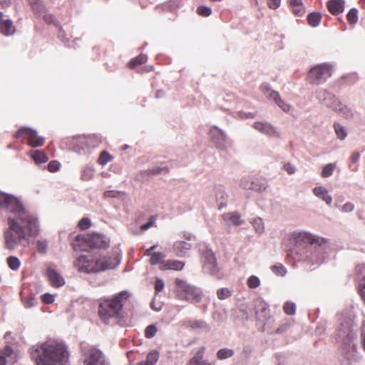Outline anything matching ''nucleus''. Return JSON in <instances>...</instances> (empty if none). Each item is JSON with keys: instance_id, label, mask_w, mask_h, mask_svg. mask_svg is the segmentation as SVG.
Wrapping results in <instances>:
<instances>
[{"instance_id": "nucleus-2", "label": "nucleus", "mask_w": 365, "mask_h": 365, "mask_svg": "<svg viewBox=\"0 0 365 365\" xmlns=\"http://www.w3.org/2000/svg\"><path fill=\"white\" fill-rule=\"evenodd\" d=\"M31 359L36 365H67L69 353L66 346L57 341H46L30 349Z\"/></svg>"}, {"instance_id": "nucleus-12", "label": "nucleus", "mask_w": 365, "mask_h": 365, "mask_svg": "<svg viewBox=\"0 0 365 365\" xmlns=\"http://www.w3.org/2000/svg\"><path fill=\"white\" fill-rule=\"evenodd\" d=\"M15 137L26 138L28 140V143L33 148H37L43 145L44 143V138L38 135L36 130L29 127H21L19 131L15 134Z\"/></svg>"}, {"instance_id": "nucleus-51", "label": "nucleus", "mask_w": 365, "mask_h": 365, "mask_svg": "<svg viewBox=\"0 0 365 365\" xmlns=\"http://www.w3.org/2000/svg\"><path fill=\"white\" fill-rule=\"evenodd\" d=\"M284 311L288 315H293L296 312V305L293 302H287L284 305Z\"/></svg>"}, {"instance_id": "nucleus-39", "label": "nucleus", "mask_w": 365, "mask_h": 365, "mask_svg": "<svg viewBox=\"0 0 365 365\" xmlns=\"http://www.w3.org/2000/svg\"><path fill=\"white\" fill-rule=\"evenodd\" d=\"M149 175H157L160 174H166L169 173V168L167 166H158L152 169H149L147 171Z\"/></svg>"}, {"instance_id": "nucleus-43", "label": "nucleus", "mask_w": 365, "mask_h": 365, "mask_svg": "<svg viewBox=\"0 0 365 365\" xmlns=\"http://www.w3.org/2000/svg\"><path fill=\"white\" fill-rule=\"evenodd\" d=\"M190 327L192 329H203V330H205L207 331H208L210 330V327L208 326V324L203 320H195L194 322H192Z\"/></svg>"}, {"instance_id": "nucleus-40", "label": "nucleus", "mask_w": 365, "mask_h": 365, "mask_svg": "<svg viewBox=\"0 0 365 365\" xmlns=\"http://www.w3.org/2000/svg\"><path fill=\"white\" fill-rule=\"evenodd\" d=\"M148 56L145 54H140L137 57L133 58L130 63L129 66L131 68H135L138 65H140L142 63H144L147 61Z\"/></svg>"}, {"instance_id": "nucleus-48", "label": "nucleus", "mask_w": 365, "mask_h": 365, "mask_svg": "<svg viewBox=\"0 0 365 365\" xmlns=\"http://www.w3.org/2000/svg\"><path fill=\"white\" fill-rule=\"evenodd\" d=\"M41 16H42L43 21L48 24H53L56 26H58V21L56 19V16L53 14H46V12L43 14H42Z\"/></svg>"}, {"instance_id": "nucleus-61", "label": "nucleus", "mask_w": 365, "mask_h": 365, "mask_svg": "<svg viewBox=\"0 0 365 365\" xmlns=\"http://www.w3.org/2000/svg\"><path fill=\"white\" fill-rule=\"evenodd\" d=\"M60 168V163L57 160H52L48 164V170L50 172H56Z\"/></svg>"}, {"instance_id": "nucleus-28", "label": "nucleus", "mask_w": 365, "mask_h": 365, "mask_svg": "<svg viewBox=\"0 0 365 365\" xmlns=\"http://www.w3.org/2000/svg\"><path fill=\"white\" fill-rule=\"evenodd\" d=\"M360 269H362L361 273L359 274V277L361 278L359 284V291L360 293V295L363 300L365 302V266L356 267V271L359 272Z\"/></svg>"}, {"instance_id": "nucleus-6", "label": "nucleus", "mask_w": 365, "mask_h": 365, "mask_svg": "<svg viewBox=\"0 0 365 365\" xmlns=\"http://www.w3.org/2000/svg\"><path fill=\"white\" fill-rule=\"evenodd\" d=\"M130 297L128 291H121L113 298L101 299L98 307V314L105 324H109L110 320H116L122 314L124 302Z\"/></svg>"}, {"instance_id": "nucleus-60", "label": "nucleus", "mask_w": 365, "mask_h": 365, "mask_svg": "<svg viewBox=\"0 0 365 365\" xmlns=\"http://www.w3.org/2000/svg\"><path fill=\"white\" fill-rule=\"evenodd\" d=\"M155 220L156 217L155 216H150L149 217L148 222L141 225V230L143 231L148 230L155 224Z\"/></svg>"}, {"instance_id": "nucleus-50", "label": "nucleus", "mask_w": 365, "mask_h": 365, "mask_svg": "<svg viewBox=\"0 0 365 365\" xmlns=\"http://www.w3.org/2000/svg\"><path fill=\"white\" fill-rule=\"evenodd\" d=\"M182 4V0H170L164 6L171 11H175Z\"/></svg>"}, {"instance_id": "nucleus-16", "label": "nucleus", "mask_w": 365, "mask_h": 365, "mask_svg": "<svg viewBox=\"0 0 365 365\" xmlns=\"http://www.w3.org/2000/svg\"><path fill=\"white\" fill-rule=\"evenodd\" d=\"M252 127L260 133L269 138L279 137V133L277 128L269 122L257 121L253 123Z\"/></svg>"}, {"instance_id": "nucleus-14", "label": "nucleus", "mask_w": 365, "mask_h": 365, "mask_svg": "<svg viewBox=\"0 0 365 365\" xmlns=\"http://www.w3.org/2000/svg\"><path fill=\"white\" fill-rule=\"evenodd\" d=\"M317 98L333 111L337 110L338 107L341 106V101L334 94L326 90H319L317 92Z\"/></svg>"}, {"instance_id": "nucleus-53", "label": "nucleus", "mask_w": 365, "mask_h": 365, "mask_svg": "<svg viewBox=\"0 0 365 365\" xmlns=\"http://www.w3.org/2000/svg\"><path fill=\"white\" fill-rule=\"evenodd\" d=\"M157 327L155 324H150L145 329V336L148 339L153 338L157 332Z\"/></svg>"}, {"instance_id": "nucleus-36", "label": "nucleus", "mask_w": 365, "mask_h": 365, "mask_svg": "<svg viewBox=\"0 0 365 365\" xmlns=\"http://www.w3.org/2000/svg\"><path fill=\"white\" fill-rule=\"evenodd\" d=\"M224 217L227 219L230 222H232L234 225H240L243 223V221L241 220L240 215L237 212H230L226 215H224Z\"/></svg>"}, {"instance_id": "nucleus-45", "label": "nucleus", "mask_w": 365, "mask_h": 365, "mask_svg": "<svg viewBox=\"0 0 365 365\" xmlns=\"http://www.w3.org/2000/svg\"><path fill=\"white\" fill-rule=\"evenodd\" d=\"M347 21L350 24H355L358 21V10L352 8L346 15Z\"/></svg>"}, {"instance_id": "nucleus-63", "label": "nucleus", "mask_w": 365, "mask_h": 365, "mask_svg": "<svg viewBox=\"0 0 365 365\" xmlns=\"http://www.w3.org/2000/svg\"><path fill=\"white\" fill-rule=\"evenodd\" d=\"M120 191L117 190H107L104 192L103 195L106 198H116L120 196Z\"/></svg>"}, {"instance_id": "nucleus-23", "label": "nucleus", "mask_w": 365, "mask_h": 365, "mask_svg": "<svg viewBox=\"0 0 365 365\" xmlns=\"http://www.w3.org/2000/svg\"><path fill=\"white\" fill-rule=\"evenodd\" d=\"M190 248L191 245L185 241H178L173 245V250L179 257L185 256Z\"/></svg>"}, {"instance_id": "nucleus-34", "label": "nucleus", "mask_w": 365, "mask_h": 365, "mask_svg": "<svg viewBox=\"0 0 365 365\" xmlns=\"http://www.w3.org/2000/svg\"><path fill=\"white\" fill-rule=\"evenodd\" d=\"M235 354V351L233 349L228 348L220 349L217 351L216 355L218 359L225 360L228 358L233 356Z\"/></svg>"}, {"instance_id": "nucleus-10", "label": "nucleus", "mask_w": 365, "mask_h": 365, "mask_svg": "<svg viewBox=\"0 0 365 365\" xmlns=\"http://www.w3.org/2000/svg\"><path fill=\"white\" fill-rule=\"evenodd\" d=\"M101 143V138L96 135H81L73 139L72 149L79 155H87L98 147Z\"/></svg>"}, {"instance_id": "nucleus-47", "label": "nucleus", "mask_w": 365, "mask_h": 365, "mask_svg": "<svg viewBox=\"0 0 365 365\" xmlns=\"http://www.w3.org/2000/svg\"><path fill=\"white\" fill-rule=\"evenodd\" d=\"M252 225L255 231L259 234H262L264 230V222L262 218L257 217L254 219Z\"/></svg>"}, {"instance_id": "nucleus-52", "label": "nucleus", "mask_w": 365, "mask_h": 365, "mask_svg": "<svg viewBox=\"0 0 365 365\" xmlns=\"http://www.w3.org/2000/svg\"><path fill=\"white\" fill-rule=\"evenodd\" d=\"M260 284V280L259 277L252 275L247 279V285L251 289H255Z\"/></svg>"}, {"instance_id": "nucleus-26", "label": "nucleus", "mask_w": 365, "mask_h": 365, "mask_svg": "<svg viewBox=\"0 0 365 365\" xmlns=\"http://www.w3.org/2000/svg\"><path fill=\"white\" fill-rule=\"evenodd\" d=\"M95 173V168L91 165H84L81 170V179L83 181L91 180Z\"/></svg>"}, {"instance_id": "nucleus-22", "label": "nucleus", "mask_w": 365, "mask_h": 365, "mask_svg": "<svg viewBox=\"0 0 365 365\" xmlns=\"http://www.w3.org/2000/svg\"><path fill=\"white\" fill-rule=\"evenodd\" d=\"M30 5L33 12L40 17L42 14L47 12L46 6L42 0H26Z\"/></svg>"}, {"instance_id": "nucleus-49", "label": "nucleus", "mask_w": 365, "mask_h": 365, "mask_svg": "<svg viewBox=\"0 0 365 365\" xmlns=\"http://www.w3.org/2000/svg\"><path fill=\"white\" fill-rule=\"evenodd\" d=\"M259 89L263 93V94L269 100L272 99V98H271V93L272 92H276L275 91L271 89L269 84L267 83H262L259 86Z\"/></svg>"}, {"instance_id": "nucleus-15", "label": "nucleus", "mask_w": 365, "mask_h": 365, "mask_svg": "<svg viewBox=\"0 0 365 365\" xmlns=\"http://www.w3.org/2000/svg\"><path fill=\"white\" fill-rule=\"evenodd\" d=\"M240 186L245 190H252L261 192L267 189V184L258 178L245 176L240 180Z\"/></svg>"}, {"instance_id": "nucleus-55", "label": "nucleus", "mask_w": 365, "mask_h": 365, "mask_svg": "<svg viewBox=\"0 0 365 365\" xmlns=\"http://www.w3.org/2000/svg\"><path fill=\"white\" fill-rule=\"evenodd\" d=\"M217 296L220 299H225L231 296V292L227 288H220L217 291Z\"/></svg>"}, {"instance_id": "nucleus-62", "label": "nucleus", "mask_w": 365, "mask_h": 365, "mask_svg": "<svg viewBox=\"0 0 365 365\" xmlns=\"http://www.w3.org/2000/svg\"><path fill=\"white\" fill-rule=\"evenodd\" d=\"M41 300L44 304H50L54 302V296L49 293H46L41 296Z\"/></svg>"}, {"instance_id": "nucleus-38", "label": "nucleus", "mask_w": 365, "mask_h": 365, "mask_svg": "<svg viewBox=\"0 0 365 365\" xmlns=\"http://www.w3.org/2000/svg\"><path fill=\"white\" fill-rule=\"evenodd\" d=\"M216 200L220 201L219 208H221L226 205L225 200L227 195L225 192V190L222 187H219L216 190L215 192Z\"/></svg>"}, {"instance_id": "nucleus-41", "label": "nucleus", "mask_w": 365, "mask_h": 365, "mask_svg": "<svg viewBox=\"0 0 365 365\" xmlns=\"http://www.w3.org/2000/svg\"><path fill=\"white\" fill-rule=\"evenodd\" d=\"M150 263L152 265H155L157 264L162 263L165 258V255L162 252H153L150 256Z\"/></svg>"}, {"instance_id": "nucleus-54", "label": "nucleus", "mask_w": 365, "mask_h": 365, "mask_svg": "<svg viewBox=\"0 0 365 365\" xmlns=\"http://www.w3.org/2000/svg\"><path fill=\"white\" fill-rule=\"evenodd\" d=\"M271 269L275 274L282 277L284 276L287 273L285 267L282 264L273 265L271 267Z\"/></svg>"}, {"instance_id": "nucleus-5", "label": "nucleus", "mask_w": 365, "mask_h": 365, "mask_svg": "<svg viewBox=\"0 0 365 365\" xmlns=\"http://www.w3.org/2000/svg\"><path fill=\"white\" fill-rule=\"evenodd\" d=\"M354 325L351 318L344 317L340 319V324L336 331V339L340 344L341 354L349 361H357L359 358L354 343L356 334Z\"/></svg>"}, {"instance_id": "nucleus-19", "label": "nucleus", "mask_w": 365, "mask_h": 365, "mask_svg": "<svg viewBox=\"0 0 365 365\" xmlns=\"http://www.w3.org/2000/svg\"><path fill=\"white\" fill-rule=\"evenodd\" d=\"M46 276L48 278L51 284L54 287H60L65 284L63 277L51 267H48L47 269Z\"/></svg>"}, {"instance_id": "nucleus-64", "label": "nucleus", "mask_w": 365, "mask_h": 365, "mask_svg": "<svg viewBox=\"0 0 365 365\" xmlns=\"http://www.w3.org/2000/svg\"><path fill=\"white\" fill-rule=\"evenodd\" d=\"M361 345L365 352V320L363 321L361 327Z\"/></svg>"}, {"instance_id": "nucleus-37", "label": "nucleus", "mask_w": 365, "mask_h": 365, "mask_svg": "<svg viewBox=\"0 0 365 365\" xmlns=\"http://www.w3.org/2000/svg\"><path fill=\"white\" fill-rule=\"evenodd\" d=\"M32 158L36 163H43L48 160L46 154L41 150H35L32 155Z\"/></svg>"}, {"instance_id": "nucleus-57", "label": "nucleus", "mask_w": 365, "mask_h": 365, "mask_svg": "<svg viewBox=\"0 0 365 365\" xmlns=\"http://www.w3.org/2000/svg\"><path fill=\"white\" fill-rule=\"evenodd\" d=\"M37 250L40 253H46L48 249V242L46 240H38L36 243Z\"/></svg>"}, {"instance_id": "nucleus-42", "label": "nucleus", "mask_w": 365, "mask_h": 365, "mask_svg": "<svg viewBox=\"0 0 365 365\" xmlns=\"http://www.w3.org/2000/svg\"><path fill=\"white\" fill-rule=\"evenodd\" d=\"M336 168V163H329L323 167L322 171V176L323 178H329L332 175L333 172Z\"/></svg>"}, {"instance_id": "nucleus-24", "label": "nucleus", "mask_w": 365, "mask_h": 365, "mask_svg": "<svg viewBox=\"0 0 365 365\" xmlns=\"http://www.w3.org/2000/svg\"><path fill=\"white\" fill-rule=\"evenodd\" d=\"M313 193L319 198L324 200L327 205H330L332 202V197L329 194L328 190L323 186L315 187L313 189Z\"/></svg>"}, {"instance_id": "nucleus-18", "label": "nucleus", "mask_w": 365, "mask_h": 365, "mask_svg": "<svg viewBox=\"0 0 365 365\" xmlns=\"http://www.w3.org/2000/svg\"><path fill=\"white\" fill-rule=\"evenodd\" d=\"M255 310L257 320L263 322L269 317V307L264 302L261 300L257 301L255 304Z\"/></svg>"}, {"instance_id": "nucleus-56", "label": "nucleus", "mask_w": 365, "mask_h": 365, "mask_svg": "<svg viewBox=\"0 0 365 365\" xmlns=\"http://www.w3.org/2000/svg\"><path fill=\"white\" fill-rule=\"evenodd\" d=\"M197 13L202 16H209L212 14L211 8L205 6H200L197 9Z\"/></svg>"}, {"instance_id": "nucleus-30", "label": "nucleus", "mask_w": 365, "mask_h": 365, "mask_svg": "<svg viewBox=\"0 0 365 365\" xmlns=\"http://www.w3.org/2000/svg\"><path fill=\"white\" fill-rule=\"evenodd\" d=\"M272 101L284 112H288L290 110V106L281 99L278 92H272L271 93Z\"/></svg>"}, {"instance_id": "nucleus-8", "label": "nucleus", "mask_w": 365, "mask_h": 365, "mask_svg": "<svg viewBox=\"0 0 365 365\" xmlns=\"http://www.w3.org/2000/svg\"><path fill=\"white\" fill-rule=\"evenodd\" d=\"M175 284L179 299L187 301L191 304H198L202 302L204 294L201 288L179 278L175 280Z\"/></svg>"}, {"instance_id": "nucleus-11", "label": "nucleus", "mask_w": 365, "mask_h": 365, "mask_svg": "<svg viewBox=\"0 0 365 365\" xmlns=\"http://www.w3.org/2000/svg\"><path fill=\"white\" fill-rule=\"evenodd\" d=\"M331 76V67L327 63L319 64L312 68L307 75L310 83L320 85Z\"/></svg>"}, {"instance_id": "nucleus-31", "label": "nucleus", "mask_w": 365, "mask_h": 365, "mask_svg": "<svg viewBox=\"0 0 365 365\" xmlns=\"http://www.w3.org/2000/svg\"><path fill=\"white\" fill-rule=\"evenodd\" d=\"M334 111L346 119H351L354 115L352 109L342 103L341 106L338 107L337 110Z\"/></svg>"}, {"instance_id": "nucleus-44", "label": "nucleus", "mask_w": 365, "mask_h": 365, "mask_svg": "<svg viewBox=\"0 0 365 365\" xmlns=\"http://www.w3.org/2000/svg\"><path fill=\"white\" fill-rule=\"evenodd\" d=\"M7 264L12 270H17L21 265L19 258L14 256H10L7 258Z\"/></svg>"}, {"instance_id": "nucleus-20", "label": "nucleus", "mask_w": 365, "mask_h": 365, "mask_svg": "<svg viewBox=\"0 0 365 365\" xmlns=\"http://www.w3.org/2000/svg\"><path fill=\"white\" fill-rule=\"evenodd\" d=\"M205 348L201 346L192 357L187 365H212L207 360L203 359Z\"/></svg>"}, {"instance_id": "nucleus-59", "label": "nucleus", "mask_w": 365, "mask_h": 365, "mask_svg": "<svg viewBox=\"0 0 365 365\" xmlns=\"http://www.w3.org/2000/svg\"><path fill=\"white\" fill-rule=\"evenodd\" d=\"M91 226V221L88 217L82 218L78 222V227L81 230H87Z\"/></svg>"}, {"instance_id": "nucleus-13", "label": "nucleus", "mask_w": 365, "mask_h": 365, "mask_svg": "<svg viewBox=\"0 0 365 365\" xmlns=\"http://www.w3.org/2000/svg\"><path fill=\"white\" fill-rule=\"evenodd\" d=\"M210 136L215 148L220 150L227 148V136L226 133L217 126H212L210 130Z\"/></svg>"}, {"instance_id": "nucleus-7", "label": "nucleus", "mask_w": 365, "mask_h": 365, "mask_svg": "<svg viewBox=\"0 0 365 365\" xmlns=\"http://www.w3.org/2000/svg\"><path fill=\"white\" fill-rule=\"evenodd\" d=\"M71 245L76 251H84L100 255L98 250L108 248L110 240L105 235L98 233L88 236L77 235Z\"/></svg>"}, {"instance_id": "nucleus-35", "label": "nucleus", "mask_w": 365, "mask_h": 365, "mask_svg": "<svg viewBox=\"0 0 365 365\" xmlns=\"http://www.w3.org/2000/svg\"><path fill=\"white\" fill-rule=\"evenodd\" d=\"M322 19V15L318 12H312L307 16V21L310 26L313 27L317 26Z\"/></svg>"}, {"instance_id": "nucleus-3", "label": "nucleus", "mask_w": 365, "mask_h": 365, "mask_svg": "<svg viewBox=\"0 0 365 365\" xmlns=\"http://www.w3.org/2000/svg\"><path fill=\"white\" fill-rule=\"evenodd\" d=\"M292 237L297 246L307 249L304 260L309 262L312 265L324 262L329 249L326 239L304 231L294 232Z\"/></svg>"}, {"instance_id": "nucleus-58", "label": "nucleus", "mask_w": 365, "mask_h": 365, "mask_svg": "<svg viewBox=\"0 0 365 365\" xmlns=\"http://www.w3.org/2000/svg\"><path fill=\"white\" fill-rule=\"evenodd\" d=\"M24 305L26 308H31L37 304V299L34 297H29L23 299Z\"/></svg>"}, {"instance_id": "nucleus-4", "label": "nucleus", "mask_w": 365, "mask_h": 365, "mask_svg": "<svg viewBox=\"0 0 365 365\" xmlns=\"http://www.w3.org/2000/svg\"><path fill=\"white\" fill-rule=\"evenodd\" d=\"M99 257L80 255L75 262V266L81 272L97 273L115 268L120 262L121 255L118 248H114L110 256L101 257L100 255Z\"/></svg>"}, {"instance_id": "nucleus-32", "label": "nucleus", "mask_w": 365, "mask_h": 365, "mask_svg": "<svg viewBox=\"0 0 365 365\" xmlns=\"http://www.w3.org/2000/svg\"><path fill=\"white\" fill-rule=\"evenodd\" d=\"M334 129L337 138L339 140H344L347 137L348 133L346 128L339 123H334Z\"/></svg>"}, {"instance_id": "nucleus-25", "label": "nucleus", "mask_w": 365, "mask_h": 365, "mask_svg": "<svg viewBox=\"0 0 365 365\" xmlns=\"http://www.w3.org/2000/svg\"><path fill=\"white\" fill-rule=\"evenodd\" d=\"M1 33L6 36H10L14 34L16 29L13 21L10 19L4 20L0 25Z\"/></svg>"}, {"instance_id": "nucleus-21", "label": "nucleus", "mask_w": 365, "mask_h": 365, "mask_svg": "<svg viewBox=\"0 0 365 365\" xmlns=\"http://www.w3.org/2000/svg\"><path fill=\"white\" fill-rule=\"evenodd\" d=\"M327 8L333 15H338L344 11V0H331L327 3Z\"/></svg>"}, {"instance_id": "nucleus-1", "label": "nucleus", "mask_w": 365, "mask_h": 365, "mask_svg": "<svg viewBox=\"0 0 365 365\" xmlns=\"http://www.w3.org/2000/svg\"><path fill=\"white\" fill-rule=\"evenodd\" d=\"M0 208L6 209L11 214L8 217V228L4 234L5 247L14 250L18 246L28 247L30 237H36L40 232L36 215L27 210L19 198L1 192Z\"/></svg>"}, {"instance_id": "nucleus-9", "label": "nucleus", "mask_w": 365, "mask_h": 365, "mask_svg": "<svg viewBox=\"0 0 365 365\" xmlns=\"http://www.w3.org/2000/svg\"><path fill=\"white\" fill-rule=\"evenodd\" d=\"M199 251L203 271L217 279H221L222 274L218 267L215 254L212 249L205 244L200 245Z\"/></svg>"}, {"instance_id": "nucleus-27", "label": "nucleus", "mask_w": 365, "mask_h": 365, "mask_svg": "<svg viewBox=\"0 0 365 365\" xmlns=\"http://www.w3.org/2000/svg\"><path fill=\"white\" fill-rule=\"evenodd\" d=\"M290 6L292 8L293 13L297 16H302L305 13V9L302 0H290Z\"/></svg>"}, {"instance_id": "nucleus-29", "label": "nucleus", "mask_w": 365, "mask_h": 365, "mask_svg": "<svg viewBox=\"0 0 365 365\" xmlns=\"http://www.w3.org/2000/svg\"><path fill=\"white\" fill-rule=\"evenodd\" d=\"M185 264L178 260H168L161 267V269H173V270H182L184 267Z\"/></svg>"}, {"instance_id": "nucleus-17", "label": "nucleus", "mask_w": 365, "mask_h": 365, "mask_svg": "<svg viewBox=\"0 0 365 365\" xmlns=\"http://www.w3.org/2000/svg\"><path fill=\"white\" fill-rule=\"evenodd\" d=\"M86 365H108L103 353L98 349H92L89 357L84 361Z\"/></svg>"}, {"instance_id": "nucleus-33", "label": "nucleus", "mask_w": 365, "mask_h": 365, "mask_svg": "<svg viewBox=\"0 0 365 365\" xmlns=\"http://www.w3.org/2000/svg\"><path fill=\"white\" fill-rule=\"evenodd\" d=\"M159 359V352L157 351H152L147 355L146 360L141 361L145 365H155Z\"/></svg>"}, {"instance_id": "nucleus-46", "label": "nucleus", "mask_w": 365, "mask_h": 365, "mask_svg": "<svg viewBox=\"0 0 365 365\" xmlns=\"http://www.w3.org/2000/svg\"><path fill=\"white\" fill-rule=\"evenodd\" d=\"M113 159L112 156L106 150L101 152L97 162L101 165H106Z\"/></svg>"}]
</instances>
